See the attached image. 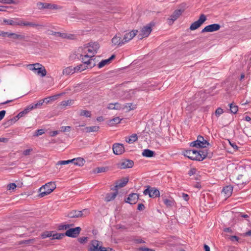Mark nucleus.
<instances>
[{
  "label": "nucleus",
  "mask_w": 251,
  "mask_h": 251,
  "mask_svg": "<svg viewBox=\"0 0 251 251\" xmlns=\"http://www.w3.org/2000/svg\"><path fill=\"white\" fill-rule=\"evenodd\" d=\"M223 112V110L221 108L219 107L216 110L215 114L216 116L218 117L222 114Z\"/></svg>",
  "instance_id": "nucleus-51"
},
{
  "label": "nucleus",
  "mask_w": 251,
  "mask_h": 251,
  "mask_svg": "<svg viewBox=\"0 0 251 251\" xmlns=\"http://www.w3.org/2000/svg\"><path fill=\"white\" fill-rule=\"evenodd\" d=\"M45 102V100L44 99L43 100H39L36 103H32L31 104H30L29 105L30 106L32 110H33V109H35V108H38L39 107L41 106L43 102Z\"/></svg>",
  "instance_id": "nucleus-36"
},
{
  "label": "nucleus",
  "mask_w": 251,
  "mask_h": 251,
  "mask_svg": "<svg viewBox=\"0 0 251 251\" xmlns=\"http://www.w3.org/2000/svg\"><path fill=\"white\" fill-rule=\"evenodd\" d=\"M8 37L14 40H24L25 41H29V37L24 34H18L15 33H10L8 34Z\"/></svg>",
  "instance_id": "nucleus-13"
},
{
  "label": "nucleus",
  "mask_w": 251,
  "mask_h": 251,
  "mask_svg": "<svg viewBox=\"0 0 251 251\" xmlns=\"http://www.w3.org/2000/svg\"><path fill=\"white\" fill-rule=\"evenodd\" d=\"M160 196V192L158 189L154 187H151V194H150V197L155 198L158 197Z\"/></svg>",
  "instance_id": "nucleus-29"
},
{
  "label": "nucleus",
  "mask_w": 251,
  "mask_h": 251,
  "mask_svg": "<svg viewBox=\"0 0 251 251\" xmlns=\"http://www.w3.org/2000/svg\"><path fill=\"white\" fill-rule=\"evenodd\" d=\"M87 45H89V47L92 48V49L95 51L94 53H97L98 49L100 48V45L97 42H90Z\"/></svg>",
  "instance_id": "nucleus-33"
},
{
  "label": "nucleus",
  "mask_w": 251,
  "mask_h": 251,
  "mask_svg": "<svg viewBox=\"0 0 251 251\" xmlns=\"http://www.w3.org/2000/svg\"><path fill=\"white\" fill-rule=\"evenodd\" d=\"M77 58L81 60L83 64H85L87 68H92L94 67V64H91V62H89V58H90V55H89L88 54H83L82 53H78L77 54H76Z\"/></svg>",
  "instance_id": "nucleus-5"
},
{
  "label": "nucleus",
  "mask_w": 251,
  "mask_h": 251,
  "mask_svg": "<svg viewBox=\"0 0 251 251\" xmlns=\"http://www.w3.org/2000/svg\"><path fill=\"white\" fill-rule=\"evenodd\" d=\"M221 27V25L218 24H213L208 25L206 26L203 29L201 30V33L206 32H214L216 31H218L220 29Z\"/></svg>",
  "instance_id": "nucleus-12"
},
{
  "label": "nucleus",
  "mask_w": 251,
  "mask_h": 251,
  "mask_svg": "<svg viewBox=\"0 0 251 251\" xmlns=\"http://www.w3.org/2000/svg\"><path fill=\"white\" fill-rule=\"evenodd\" d=\"M184 9H177L176 10L171 16L170 20L174 22L176 21L183 12Z\"/></svg>",
  "instance_id": "nucleus-20"
},
{
  "label": "nucleus",
  "mask_w": 251,
  "mask_h": 251,
  "mask_svg": "<svg viewBox=\"0 0 251 251\" xmlns=\"http://www.w3.org/2000/svg\"><path fill=\"white\" fill-rule=\"evenodd\" d=\"M29 69L33 71H37V74L40 75L41 76L44 77L47 74V71L45 67L40 63H35L34 64H29L28 65Z\"/></svg>",
  "instance_id": "nucleus-3"
},
{
  "label": "nucleus",
  "mask_w": 251,
  "mask_h": 251,
  "mask_svg": "<svg viewBox=\"0 0 251 251\" xmlns=\"http://www.w3.org/2000/svg\"><path fill=\"white\" fill-rule=\"evenodd\" d=\"M133 242L135 244H144L146 243V242L144 240L140 238L134 239Z\"/></svg>",
  "instance_id": "nucleus-49"
},
{
  "label": "nucleus",
  "mask_w": 251,
  "mask_h": 251,
  "mask_svg": "<svg viewBox=\"0 0 251 251\" xmlns=\"http://www.w3.org/2000/svg\"><path fill=\"white\" fill-rule=\"evenodd\" d=\"M79 115L81 116H85L86 117H90L91 116L90 111L84 110H81Z\"/></svg>",
  "instance_id": "nucleus-43"
},
{
  "label": "nucleus",
  "mask_w": 251,
  "mask_h": 251,
  "mask_svg": "<svg viewBox=\"0 0 251 251\" xmlns=\"http://www.w3.org/2000/svg\"><path fill=\"white\" fill-rule=\"evenodd\" d=\"M139 199V195L136 193H131L128 195V197L125 200V202L130 204H134Z\"/></svg>",
  "instance_id": "nucleus-17"
},
{
  "label": "nucleus",
  "mask_w": 251,
  "mask_h": 251,
  "mask_svg": "<svg viewBox=\"0 0 251 251\" xmlns=\"http://www.w3.org/2000/svg\"><path fill=\"white\" fill-rule=\"evenodd\" d=\"M62 74L64 75H70L73 74V67L69 66L65 68L62 72Z\"/></svg>",
  "instance_id": "nucleus-37"
},
{
  "label": "nucleus",
  "mask_w": 251,
  "mask_h": 251,
  "mask_svg": "<svg viewBox=\"0 0 251 251\" xmlns=\"http://www.w3.org/2000/svg\"><path fill=\"white\" fill-rule=\"evenodd\" d=\"M18 120V119L16 116L13 117L12 119H10L7 121V123L8 125H12L13 123H15Z\"/></svg>",
  "instance_id": "nucleus-58"
},
{
  "label": "nucleus",
  "mask_w": 251,
  "mask_h": 251,
  "mask_svg": "<svg viewBox=\"0 0 251 251\" xmlns=\"http://www.w3.org/2000/svg\"><path fill=\"white\" fill-rule=\"evenodd\" d=\"M154 25L153 22H151L146 26H143L138 35V38L140 39L148 37L152 31L151 27Z\"/></svg>",
  "instance_id": "nucleus-4"
},
{
  "label": "nucleus",
  "mask_w": 251,
  "mask_h": 251,
  "mask_svg": "<svg viewBox=\"0 0 251 251\" xmlns=\"http://www.w3.org/2000/svg\"><path fill=\"white\" fill-rule=\"evenodd\" d=\"M112 46H122L124 44V42L122 39L121 35L120 33L116 34L111 39Z\"/></svg>",
  "instance_id": "nucleus-15"
},
{
  "label": "nucleus",
  "mask_w": 251,
  "mask_h": 251,
  "mask_svg": "<svg viewBox=\"0 0 251 251\" xmlns=\"http://www.w3.org/2000/svg\"><path fill=\"white\" fill-rule=\"evenodd\" d=\"M102 243L97 240L91 241V244L88 248V251H100L101 249Z\"/></svg>",
  "instance_id": "nucleus-11"
},
{
  "label": "nucleus",
  "mask_w": 251,
  "mask_h": 251,
  "mask_svg": "<svg viewBox=\"0 0 251 251\" xmlns=\"http://www.w3.org/2000/svg\"><path fill=\"white\" fill-rule=\"evenodd\" d=\"M138 139V137L136 134H133L128 138H126V141L129 144H132Z\"/></svg>",
  "instance_id": "nucleus-32"
},
{
  "label": "nucleus",
  "mask_w": 251,
  "mask_h": 251,
  "mask_svg": "<svg viewBox=\"0 0 251 251\" xmlns=\"http://www.w3.org/2000/svg\"><path fill=\"white\" fill-rule=\"evenodd\" d=\"M162 200L164 203L168 207H171L174 205L175 201L172 198L168 199L165 198L164 197H162Z\"/></svg>",
  "instance_id": "nucleus-28"
},
{
  "label": "nucleus",
  "mask_w": 251,
  "mask_h": 251,
  "mask_svg": "<svg viewBox=\"0 0 251 251\" xmlns=\"http://www.w3.org/2000/svg\"><path fill=\"white\" fill-rule=\"evenodd\" d=\"M62 8L61 6L50 3L44 2V9L60 10Z\"/></svg>",
  "instance_id": "nucleus-22"
},
{
  "label": "nucleus",
  "mask_w": 251,
  "mask_h": 251,
  "mask_svg": "<svg viewBox=\"0 0 251 251\" xmlns=\"http://www.w3.org/2000/svg\"><path fill=\"white\" fill-rule=\"evenodd\" d=\"M81 230V228L79 226L69 228L65 232V235L68 237L76 238L79 235Z\"/></svg>",
  "instance_id": "nucleus-8"
},
{
  "label": "nucleus",
  "mask_w": 251,
  "mask_h": 251,
  "mask_svg": "<svg viewBox=\"0 0 251 251\" xmlns=\"http://www.w3.org/2000/svg\"><path fill=\"white\" fill-rule=\"evenodd\" d=\"M0 2L6 4H15L16 2L15 0H0Z\"/></svg>",
  "instance_id": "nucleus-50"
},
{
  "label": "nucleus",
  "mask_w": 251,
  "mask_h": 251,
  "mask_svg": "<svg viewBox=\"0 0 251 251\" xmlns=\"http://www.w3.org/2000/svg\"><path fill=\"white\" fill-rule=\"evenodd\" d=\"M72 160V163L79 166H82L85 162V160L81 157L74 158Z\"/></svg>",
  "instance_id": "nucleus-26"
},
{
  "label": "nucleus",
  "mask_w": 251,
  "mask_h": 251,
  "mask_svg": "<svg viewBox=\"0 0 251 251\" xmlns=\"http://www.w3.org/2000/svg\"><path fill=\"white\" fill-rule=\"evenodd\" d=\"M3 22L6 25H11L29 26L34 27H37L41 26L39 24L32 22H24L19 19H16V21H14L11 19H4Z\"/></svg>",
  "instance_id": "nucleus-1"
},
{
  "label": "nucleus",
  "mask_w": 251,
  "mask_h": 251,
  "mask_svg": "<svg viewBox=\"0 0 251 251\" xmlns=\"http://www.w3.org/2000/svg\"><path fill=\"white\" fill-rule=\"evenodd\" d=\"M233 191V187L230 185L224 187L222 192L224 193L227 197L231 196Z\"/></svg>",
  "instance_id": "nucleus-31"
},
{
  "label": "nucleus",
  "mask_w": 251,
  "mask_h": 251,
  "mask_svg": "<svg viewBox=\"0 0 251 251\" xmlns=\"http://www.w3.org/2000/svg\"><path fill=\"white\" fill-rule=\"evenodd\" d=\"M136 105L133 103H127L123 106V109H126L127 110L130 111L136 108Z\"/></svg>",
  "instance_id": "nucleus-35"
},
{
  "label": "nucleus",
  "mask_w": 251,
  "mask_h": 251,
  "mask_svg": "<svg viewBox=\"0 0 251 251\" xmlns=\"http://www.w3.org/2000/svg\"><path fill=\"white\" fill-rule=\"evenodd\" d=\"M71 100H63L61 102V105L63 106H67L71 104Z\"/></svg>",
  "instance_id": "nucleus-62"
},
{
  "label": "nucleus",
  "mask_w": 251,
  "mask_h": 251,
  "mask_svg": "<svg viewBox=\"0 0 251 251\" xmlns=\"http://www.w3.org/2000/svg\"><path fill=\"white\" fill-rule=\"evenodd\" d=\"M56 188L54 182H50L42 186L39 189L40 198L44 197L51 193Z\"/></svg>",
  "instance_id": "nucleus-2"
},
{
  "label": "nucleus",
  "mask_w": 251,
  "mask_h": 251,
  "mask_svg": "<svg viewBox=\"0 0 251 251\" xmlns=\"http://www.w3.org/2000/svg\"><path fill=\"white\" fill-rule=\"evenodd\" d=\"M108 170L107 167H97L94 170V172L95 173H103L105 172Z\"/></svg>",
  "instance_id": "nucleus-40"
},
{
  "label": "nucleus",
  "mask_w": 251,
  "mask_h": 251,
  "mask_svg": "<svg viewBox=\"0 0 251 251\" xmlns=\"http://www.w3.org/2000/svg\"><path fill=\"white\" fill-rule=\"evenodd\" d=\"M206 17L204 14H201L198 21L193 23L190 26L191 30H194L200 27L201 25L206 21Z\"/></svg>",
  "instance_id": "nucleus-7"
},
{
  "label": "nucleus",
  "mask_w": 251,
  "mask_h": 251,
  "mask_svg": "<svg viewBox=\"0 0 251 251\" xmlns=\"http://www.w3.org/2000/svg\"><path fill=\"white\" fill-rule=\"evenodd\" d=\"M83 212H84L85 216L89 213L88 210L86 209L81 211L73 210L69 212L67 216L71 218L81 217L83 216Z\"/></svg>",
  "instance_id": "nucleus-9"
},
{
  "label": "nucleus",
  "mask_w": 251,
  "mask_h": 251,
  "mask_svg": "<svg viewBox=\"0 0 251 251\" xmlns=\"http://www.w3.org/2000/svg\"><path fill=\"white\" fill-rule=\"evenodd\" d=\"M89 45H85L84 47H80L78 49V52H80V53H82L83 54H88V53H91L94 55L96 53H94V52L95 51L89 48Z\"/></svg>",
  "instance_id": "nucleus-19"
},
{
  "label": "nucleus",
  "mask_w": 251,
  "mask_h": 251,
  "mask_svg": "<svg viewBox=\"0 0 251 251\" xmlns=\"http://www.w3.org/2000/svg\"><path fill=\"white\" fill-rule=\"evenodd\" d=\"M128 181V178L127 177H124L121 179L115 182L116 185L113 188H112L113 190H116L118 188H122L125 186Z\"/></svg>",
  "instance_id": "nucleus-18"
},
{
  "label": "nucleus",
  "mask_w": 251,
  "mask_h": 251,
  "mask_svg": "<svg viewBox=\"0 0 251 251\" xmlns=\"http://www.w3.org/2000/svg\"><path fill=\"white\" fill-rule=\"evenodd\" d=\"M230 110L232 113L236 114L238 110V106L235 105L233 103L229 104Z\"/></svg>",
  "instance_id": "nucleus-38"
},
{
  "label": "nucleus",
  "mask_w": 251,
  "mask_h": 251,
  "mask_svg": "<svg viewBox=\"0 0 251 251\" xmlns=\"http://www.w3.org/2000/svg\"><path fill=\"white\" fill-rule=\"evenodd\" d=\"M94 55L90 56V58H89V62H91V64H94V67L96 65V63L95 61V58H93Z\"/></svg>",
  "instance_id": "nucleus-63"
},
{
  "label": "nucleus",
  "mask_w": 251,
  "mask_h": 251,
  "mask_svg": "<svg viewBox=\"0 0 251 251\" xmlns=\"http://www.w3.org/2000/svg\"><path fill=\"white\" fill-rule=\"evenodd\" d=\"M201 140H203V136L199 135L197 140L192 142L190 143V146L193 147L200 148V144H202Z\"/></svg>",
  "instance_id": "nucleus-25"
},
{
  "label": "nucleus",
  "mask_w": 251,
  "mask_h": 251,
  "mask_svg": "<svg viewBox=\"0 0 251 251\" xmlns=\"http://www.w3.org/2000/svg\"><path fill=\"white\" fill-rule=\"evenodd\" d=\"M73 225V224L60 225L58 226V229L59 230H66L68 228H69L70 226H72Z\"/></svg>",
  "instance_id": "nucleus-46"
},
{
  "label": "nucleus",
  "mask_w": 251,
  "mask_h": 251,
  "mask_svg": "<svg viewBox=\"0 0 251 251\" xmlns=\"http://www.w3.org/2000/svg\"><path fill=\"white\" fill-rule=\"evenodd\" d=\"M138 31L137 30H132L131 31L126 33L123 37V41L124 42V44L126 43L129 42L130 40H131L134 37H135Z\"/></svg>",
  "instance_id": "nucleus-16"
},
{
  "label": "nucleus",
  "mask_w": 251,
  "mask_h": 251,
  "mask_svg": "<svg viewBox=\"0 0 251 251\" xmlns=\"http://www.w3.org/2000/svg\"><path fill=\"white\" fill-rule=\"evenodd\" d=\"M52 233L53 231H46L41 234V238L42 239H45L47 237H51L52 236Z\"/></svg>",
  "instance_id": "nucleus-41"
},
{
  "label": "nucleus",
  "mask_w": 251,
  "mask_h": 251,
  "mask_svg": "<svg viewBox=\"0 0 251 251\" xmlns=\"http://www.w3.org/2000/svg\"><path fill=\"white\" fill-rule=\"evenodd\" d=\"M36 238H33V239H30L28 240H22L19 242V245H22V244H26V245H31L36 242Z\"/></svg>",
  "instance_id": "nucleus-34"
},
{
  "label": "nucleus",
  "mask_w": 251,
  "mask_h": 251,
  "mask_svg": "<svg viewBox=\"0 0 251 251\" xmlns=\"http://www.w3.org/2000/svg\"><path fill=\"white\" fill-rule=\"evenodd\" d=\"M208 151V150L207 149H204L198 151L197 156H198V159L200 158V160H198V161H201L205 158H207Z\"/></svg>",
  "instance_id": "nucleus-21"
},
{
  "label": "nucleus",
  "mask_w": 251,
  "mask_h": 251,
  "mask_svg": "<svg viewBox=\"0 0 251 251\" xmlns=\"http://www.w3.org/2000/svg\"><path fill=\"white\" fill-rule=\"evenodd\" d=\"M151 187L150 186H147V188L144 191L143 193L145 195H149L151 194Z\"/></svg>",
  "instance_id": "nucleus-55"
},
{
  "label": "nucleus",
  "mask_w": 251,
  "mask_h": 251,
  "mask_svg": "<svg viewBox=\"0 0 251 251\" xmlns=\"http://www.w3.org/2000/svg\"><path fill=\"white\" fill-rule=\"evenodd\" d=\"M196 172V168H192L190 169V170L188 172V175L190 176H191L193 175H194Z\"/></svg>",
  "instance_id": "nucleus-64"
},
{
  "label": "nucleus",
  "mask_w": 251,
  "mask_h": 251,
  "mask_svg": "<svg viewBox=\"0 0 251 251\" xmlns=\"http://www.w3.org/2000/svg\"><path fill=\"white\" fill-rule=\"evenodd\" d=\"M142 154L143 156L146 157H152L155 155V153L154 151H151L149 149H145L143 150Z\"/></svg>",
  "instance_id": "nucleus-27"
},
{
  "label": "nucleus",
  "mask_w": 251,
  "mask_h": 251,
  "mask_svg": "<svg viewBox=\"0 0 251 251\" xmlns=\"http://www.w3.org/2000/svg\"><path fill=\"white\" fill-rule=\"evenodd\" d=\"M16 185L15 183H11L8 185L7 188L8 190H14L16 188Z\"/></svg>",
  "instance_id": "nucleus-60"
},
{
  "label": "nucleus",
  "mask_w": 251,
  "mask_h": 251,
  "mask_svg": "<svg viewBox=\"0 0 251 251\" xmlns=\"http://www.w3.org/2000/svg\"><path fill=\"white\" fill-rule=\"evenodd\" d=\"M60 131L61 132L70 131L71 128L70 126H61Z\"/></svg>",
  "instance_id": "nucleus-52"
},
{
  "label": "nucleus",
  "mask_w": 251,
  "mask_h": 251,
  "mask_svg": "<svg viewBox=\"0 0 251 251\" xmlns=\"http://www.w3.org/2000/svg\"><path fill=\"white\" fill-rule=\"evenodd\" d=\"M37 6L39 10H43L44 9V2H38L37 3Z\"/></svg>",
  "instance_id": "nucleus-59"
},
{
  "label": "nucleus",
  "mask_w": 251,
  "mask_h": 251,
  "mask_svg": "<svg viewBox=\"0 0 251 251\" xmlns=\"http://www.w3.org/2000/svg\"><path fill=\"white\" fill-rule=\"evenodd\" d=\"M201 142L202 144H200V148H205L206 147V145H209V143L208 142L205 140H204V138L203 137V140H201Z\"/></svg>",
  "instance_id": "nucleus-56"
},
{
  "label": "nucleus",
  "mask_w": 251,
  "mask_h": 251,
  "mask_svg": "<svg viewBox=\"0 0 251 251\" xmlns=\"http://www.w3.org/2000/svg\"><path fill=\"white\" fill-rule=\"evenodd\" d=\"M113 153L116 155H120L125 152V148L123 144L115 143L113 145Z\"/></svg>",
  "instance_id": "nucleus-14"
},
{
  "label": "nucleus",
  "mask_w": 251,
  "mask_h": 251,
  "mask_svg": "<svg viewBox=\"0 0 251 251\" xmlns=\"http://www.w3.org/2000/svg\"><path fill=\"white\" fill-rule=\"evenodd\" d=\"M110 62L108 60V59L102 60L100 61L98 65L99 68H101L104 67L105 65L109 63Z\"/></svg>",
  "instance_id": "nucleus-47"
},
{
  "label": "nucleus",
  "mask_w": 251,
  "mask_h": 251,
  "mask_svg": "<svg viewBox=\"0 0 251 251\" xmlns=\"http://www.w3.org/2000/svg\"><path fill=\"white\" fill-rule=\"evenodd\" d=\"M86 65H85L84 64H81L78 65V68H79V72H80L82 71L86 70V69H88L87 67H86Z\"/></svg>",
  "instance_id": "nucleus-57"
},
{
  "label": "nucleus",
  "mask_w": 251,
  "mask_h": 251,
  "mask_svg": "<svg viewBox=\"0 0 251 251\" xmlns=\"http://www.w3.org/2000/svg\"><path fill=\"white\" fill-rule=\"evenodd\" d=\"M198 151L195 150H186L183 152V154L192 160L198 161L200 158L198 159L197 156Z\"/></svg>",
  "instance_id": "nucleus-10"
},
{
  "label": "nucleus",
  "mask_w": 251,
  "mask_h": 251,
  "mask_svg": "<svg viewBox=\"0 0 251 251\" xmlns=\"http://www.w3.org/2000/svg\"><path fill=\"white\" fill-rule=\"evenodd\" d=\"M44 133V130L43 129H38L36 131L34 136H38Z\"/></svg>",
  "instance_id": "nucleus-54"
},
{
  "label": "nucleus",
  "mask_w": 251,
  "mask_h": 251,
  "mask_svg": "<svg viewBox=\"0 0 251 251\" xmlns=\"http://www.w3.org/2000/svg\"><path fill=\"white\" fill-rule=\"evenodd\" d=\"M100 129V126H87L82 130L87 133H90L92 132H97Z\"/></svg>",
  "instance_id": "nucleus-30"
},
{
  "label": "nucleus",
  "mask_w": 251,
  "mask_h": 251,
  "mask_svg": "<svg viewBox=\"0 0 251 251\" xmlns=\"http://www.w3.org/2000/svg\"><path fill=\"white\" fill-rule=\"evenodd\" d=\"M115 192L113 193H107L105 197V201L109 202L112 200H113L117 195L118 192V190H115Z\"/></svg>",
  "instance_id": "nucleus-23"
},
{
  "label": "nucleus",
  "mask_w": 251,
  "mask_h": 251,
  "mask_svg": "<svg viewBox=\"0 0 251 251\" xmlns=\"http://www.w3.org/2000/svg\"><path fill=\"white\" fill-rule=\"evenodd\" d=\"M88 240L87 237H82L78 238V242L81 244H84Z\"/></svg>",
  "instance_id": "nucleus-53"
},
{
  "label": "nucleus",
  "mask_w": 251,
  "mask_h": 251,
  "mask_svg": "<svg viewBox=\"0 0 251 251\" xmlns=\"http://www.w3.org/2000/svg\"><path fill=\"white\" fill-rule=\"evenodd\" d=\"M72 159L68 160H62L59 161L57 163L56 165H66L70 163H72Z\"/></svg>",
  "instance_id": "nucleus-48"
},
{
  "label": "nucleus",
  "mask_w": 251,
  "mask_h": 251,
  "mask_svg": "<svg viewBox=\"0 0 251 251\" xmlns=\"http://www.w3.org/2000/svg\"><path fill=\"white\" fill-rule=\"evenodd\" d=\"M134 165L133 161L130 159H123L117 164V167L120 169L131 168Z\"/></svg>",
  "instance_id": "nucleus-6"
},
{
  "label": "nucleus",
  "mask_w": 251,
  "mask_h": 251,
  "mask_svg": "<svg viewBox=\"0 0 251 251\" xmlns=\"http://www.w3.org/2000/svg\"><path fill=\"white\" fill-rule=\"evenodd\" d=\"M139 250L140 251H154V250L149 249L145 247H140L139 248Z\"/></svg>",
  "instance_id": "nucleus-61"
},
{
  "label": "nucleus",
  "mask_w": 251,
  "mask_h": 251,
  "mask_svg": "<svg viewBox=\"0 0 251 251\" xmlns=\"http://www.w3.org/2000/svg\"><path fill=\"white\" fill-rule=\"evenodd\" d=\"M65 236H66L65 235V233H55V234H52L51 240L61 239L63 237H64Z\"/></svg>",
  "instance_id": "nucleus-42"
},
{
  "label": "nucleus",
  "mask_w": 251,
  "mask_h": 251,
  "mask_svg": "<svg viewBox=\"0 0 251 251\" xmlns=\"http://www.w3.org/2000/svg\"><path fill=\"white\" fill-rule=\"evenodd\" d=\"M65 93H61L60 94H58L53 96H51L47 98H46L44 99L45 102L46 103H49V102L54 101L55 100H57L59 97L62 96Z\"/></svg>",
  "instance_id": "nucleus-24"
},
{
  "label": "nucleus",
  "mask_w": 251,
  "mask_h": 251,
  "mask_svg": "<svg viewBox=\"0 0 251 251\" xmlns=\"http://www.w3.org/2000/svg\"><path fill=\"white\" fill-rule=\"evenodd\" d=\"M121 119H120L119 117H115L113 119L110 120L109 121V125L111 126H113L115 124H117L120 123Z\"/></svg>",
  "instance_id": "nucleus-39"
},
{
  "label": "nucleus",
  "mask_w": 251,
  "mask_h": 251,
  "mask_svg": "<svg viewBox=\"0 0 251 251\" xmlns=\"http://www.w3.org/2000/svg\"><path fill=\"white\" fill-rule=\"evenodd\" d=\"M51 34L56 37H60L63 39H65L67 37L66 33H61L60 32H52V33Z\"/></svg>",
  "instance_id": "nucleus-44"
},
{
  "label": "nucleus",
  "mask_w": 251,
  "mask_h": 251,
  "mask_svg": "<svg viewBox=\"0 0 251 251\" xmlns=\"http://www.w3.org/2000/svg\"><path fill=\"white\" fill-rule=\"evenodd\" d=\"M32 109L30 105H28L24 110L20 112L21 115L22 117H24L25 115H26L28 112H29Z\"/></svg>",
  "instance_id": "nucleus-45"
}]
</instances>
